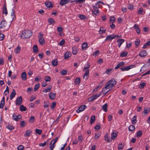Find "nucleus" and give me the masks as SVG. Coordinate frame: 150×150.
I'll use <instances>...</instances> for the list:
<instances>
[{
  "instance_id": "f257e3e1",
  "label": "nucleus",
  "mask_w": 150,
  "mask_h": 150,
  "mask_svg": "<svg viewBox=\"0 0 150 150\" xmlns=\"http://www.w3.org/2000/svg\"><path fill=\"white\" fill-rule=\"evenodd\" d=\"M32 32L30 30H25L21 35V38L24 39L29 38L32 35Z\"/></svg>"
},
{
  "instance_id": "f03ea898",
  "label": "nucleus",
  "mask_w": 150,
  "mask_h": 150,
  "mask_svg": "<svg viewBox=\"0 0 150 150\" xmlns=\"http://www.w3.org/2000/svg\"><path fill=\"white\" fill-rule=\"evenodd\" d=\"M90 67V64L89 63L87 62L86 64H85L83 69V71L85 72L83 76V78L86 79H88L89 76V69L88 68Z\"/></svg>"
},
{
  "instance_id": "7ed1b4c3",
  "label": "nucleus",
  "mask_w": 150,
  "mask_h": 150,
  "mask_svg": "<svg viewBox=\"0 0 150 150\" xmlns=\"http://www.w3.org/2000/svg\"><path fill=\"white\" fill-rule=\"evenodd\" d=\"M117 83L116 81L114 79H112L108 81L106 84L105 86V88L103 90L105 89L106 88L108 89L111 88L114 86Z\"/></svg>"
},
{
  "instance_id": "20e7f679",
  "label": "nucleus",
  "mask_w": 150,
  "mask_h": 150,
  "mask_svg": "<svg viewBox=\"0 0 150 150\" xmlns=\"http://www.w3.org/2000/svg\"><path fill=\"white\" fill-rule=\"evenodd\" d=\"M39 35L38 37L39 38V42L40 45H43L45 43V41L43 38V34L40 33L39 34Z\"/></svg>"
},
{
  "instance_id": "39448f33",
  "label": "nucleus",
  "mask_w": 150,
  "mask_h": 150,
  "mask_svg": "<svg viewBox=\"0 0 150 150\" xmlns=\"http://www.w3.org/2000/svg\"><path fill=\"white\" fill-rule=\"evenodd\" d=\"M135 67L134 65H130L128 66H124L121 67L120 69L122 71H128L132 68H134Z\"/></svg>"
},
{
  "instance_id": "423d86ee",
  "label": "nucleus",
  "mask_w": 150,
  "mask_h": 150,
  "mask_svg": "<svg viewBox=\"0 0 150 150\" xmlns=\"http://www.w3.org/2000/svg\"><path fill=\"white\" fill-rule=\"evenodd\" d=\"M93 10L92 11V15L93 16H97L98 13H99V12L97 7L96 6H93Z\"/></svg>"
},
{
  "instance_id": "0eeeda50",
  "label": "nucleus",
  "mask_w": 150,
  "mask_h": 150,
  "mask_svg": "<svg viewBox=\"0 0 150 150\" xmlns=\"http://www.w3.org/2000/svg\"><path fill=\"white\" fill-rule=\"evenodd\" d=\"M73 1L70 0H61L59 3V5L61 6H63L69 3H71Z\"/></svg>"
},
{
  "instance_id": "6e6552de",
  "label": "nucleus",
  "mask_w": 150,
  "mask_h": 150,
  "mask_svg": "<svg viewBox=\"0 0 150 150\" xmlns=\"http://www.w3.org/2000/svg\"><path fill=\"white\" fill-rule=\"evenodd\" d=\"M8 27L6 21L4 20H2L0 23V28H3L6 27Z\"/></svg>"
},
{
  "instance_id": "1a4fd4ad",
  "label": "nucleus",
  "mask_w": 150,
  "mask_h": 150,
  "mask_svg": "<svg viewBox=\"0 0 150 150\" xmlns=\"http://www.w3.org/2000/svg\"><path fill=\"white\" fill-rule=\"evenodd\" d=\"M23 99L22 97L20 96L16 100V105H19L22 103Z\"/></svg>"
},
{
  "instance_id": "9d476101",
  "label": "nucleus",
  "mask_w": 150,
  "mask_h": 150,
  "mask_svg": "<svg viewBox=\"0 0 150 150\" xmlns=\"http://www.w3.org/2000/svg\"><path fill=\"white\" fill-rule=\"evenodd\" d=\"M86 108V105H82L79 107L78 109L76 110V112L77 113H79L84 111Z\"/></svg>"
},
{
  "instance_id": "9b49d317",
  "label": "nucleus",
  "mask_w": 150,
  "mask_h": 150,
  "mask_svg": "<svg viewBox=\"0 0 150 150\" xmlns=\"http://www.w3.org/2000/svg\"><path fill=\"white\" fill-rule=\"evenodd\" d=\"M13 120L16 121H18L19 119L21 118V116L20 115H16L15 114H14L12 116Z\"/></svg>"
},
{
  "instance_id": "f8f14e48",
  "label": "nucleus",
  "mask_w": 150,
  "mask_h": 150,
  "mask_svg": "<svg viewBox=\"0 0 150 150\" xmlns=\"http://www.w3.org/2000/svg\"><path fill=\"white\" fill-rule=\"evenodd\" d=\"M116 38V36H114V35H111L108 36L105 39L106 40L111 41L113 39Z\"/></svg>"
},
{
  "instance_id": "ddd939ff",
  "label": "nucleus",
  "mask_w": 150,
  "mask_h": 150,
  "mask_svg": "<svg viewBox=\"0 0 150 150\" xmlns=\"http://www.w3.org/2000/svg\"><path fill=\"white\" fill-rule=\"evenodd\" d=\"M133 27L136 30L137 33L138 34H139L140 33L141 30L138 27V25L136 24H135Z\"/></svg>"
},
{
  "instance_id": "4468645a",
  "label": "nucleus",
  "mask_w": 150,
  "mask_h": 150,
  "mask_svg": "<svg viewBox=\"0 0 150 150\" xmlns=\"http://www.w3.org/2000/svg\"><path fill=\"white\" fill-rule=\"evenodd\" d=\"M117 132L116 131H113L111 135V138L112 139H114L116 137L117 135Z\"/></svg>"
},
{
  "instance_id": "2eb2a0df",
  "label": "nucleus",
  "mask_w": 150,
  "mask_h": 150,
  "mask_svg": "<svg viewBox=\"0 0 150 150\" xmlns=\"http://www.w3.org/2000/svg\"><path fill=\"white\" fill-rule=\"evenodd\" d=\"M56 94L52 92H50L49 94V96L50 99L54 100V99Z\"/></svg>"
},
{
  "instance_id": "dca6fc26",
  "label": "nucleus",
  "mask_w": 150,
  "mask_h": 150,
  "mask_svg": "<svg viewBox=\"0 0 150 150\" xmlns=\"http://www.w3.org/2000/svg\"><path fill=\"white\" fill-rule=\"evenodd\" d=\"M5 97H3L0 104V108H4L5 103Z\"/></svg>"
},
{
  "instance_id": "f3484780",
  "label": "nucleus",
  "mask_w": 150,
  "mask_h": 150,
  "mask_svg": "<svg viewBox=\"0 0 150 150\" xmlns=\"http://www.w3.org/2000/svg\"><path fill=\"white\" fill-rule=\"evenodd\" d=\"M71 55V53L69 52H67L64 55V58L67 59L70 57Z\"/></svg>"
},
{
  "instance_id": "a211bd4d",
  "label": "nucleus",
  "mask_w": 150,
  "mask_h": 150,
  "mask_svg": "<svg viewBox=\"0 0 150 150\" xmlns=\"http://www.w3.org/2000/svg\"><path fill=\"white\" fill-rule=\"evenodd\" d=\"M125 40L123 39H118L117 42L118 43V46L119 47H120L121 45L124 42Z\"/></svg>"
},
{
  "instance_id": "6ab92c4d",
  "label": "nucleus",
  "mask_w": 150,
  "mask_h": 150,
  "mask_svg": "<svg viewBox=\"0 0 150 150\" xmlns=\"http://www.w3.org/2000/svg\"><path fill=\"white\" fill-rule=\"evenodd\" d=\"M16 95V91L14 89H13L12 93L10 95V99L12 100L14 98Z\"/></svg>"
},
{
  "instance_id": "aec40b11",
  "label": "nucleus",
  "mask_w": 150,
  "mask_h": 150,
  "mask_svg": "<svg viewBox=\"0 0 150 150\" xmlns=\"http://www.w3.org/2000/svg\"><path fill=\"white\" fill-rule=\"evenodd\" d=\"M45 4L48 8H52L53 7V5L51 2L47 1L45 3Z\"/></svg>"
},
{
  "instance_id": "412c9836",
  "label": "nucleus",
  "mask_w": 150,
  "mask_h": 150,
  "mask_svg": "<svg viewBox=\"0 0 150 150\" xmlns=\"http://www.w3.org/2000/svg\"><path fill=\"white\" fill-rule=\"evenodd\" d=\"M21 77L23 80L25 81L27 79V75L25 72H23L21 74Z\"/></svg>"
},
{
  "instance_id": "4be33fe9",
  "label": "nucleus",
  "mask_w": 150,
  "mask_h": 150,
  "mask_svg": "<svg viewBox=\"0 0 150 150\" xmlns=\"http://www.w3.org/2000/svg\"><path fill=\"white\" fill-rule=\"evenodd\" d=\"M150 108L148 107H145L144 108V110L143 111V113L144 114H147L149 112Z\"/></svg>"
},
{
  "instance_id": "5701e85b",
  "label": "nucleus",
  "mask_w": 150,
  "mask_h": 150,
  "mask_svg": "<svg viewBox=\"0 0 150 150\" xmlns=\"http://www.w3.org/2000/svg\"><path fill=\"white\" fill-rule=\"evenodd\" d=\"M125 64V63L123 62H121L118 64L115 67V69H117L120 68V67L124 66Z\"/></svg>"
},
{
  "instance_id": "b1692460",
  "label": "nucleus",
  "mask_w": 150,
  "mask_h": 150,
  "mask_svg": "<svg viewBox=\"0 0 150 150\" xmlns=\"http://www.w3.org/2000/svg\"><path fill=\"white\" fill-rule=\"evenodd\" d=\"M3 13L6 15L8 13L7 9L6 8V4H4V5L3 7Z\"/></svg>"
},
{
  "instance_id": "393cba45",
  "label": "nucleus",
  "mask_w": 150,
  "mask_h": 150,
  "mask_svg": "<svg viewBox=\"0 0 150 150\" xmlns=\"http://www.w3.org/2000/svg\"><path fill=\"white\" fill-rule=\"evenodd\" d=\"M58 61L57 59H55L53 60L52 62V65L54 67L58 65Z\"/></svg>"
},
{
  "instance_id": "a878e982",
  "label": "nucleus",
  "mask_w": 150,
  "mask_h": 150,
  "mask_svg": "<svg viewBox=\"0 0 150 150\" xmlns=\"http://www.w3.org/2000/svg\"><path fill=\"white\" fill-rule=\"evenodd\" d=\"M139 55L141 57H144L146 55V50H143L139 54Z\"/></svg>"
},
{
  "instance_id": "bb28decb",
  "label": "nucleus",
  "mask_w": 150,
  "mask_h": 150,
  "mask_svg": "<svg viewBox=\"0 0 150 150\" xmlns=\"http://www.w3.org/2000/svg\"><path fill=\"white\" fill-rule=\"evenodd\" d=\"M33 52L34 53H37L38 52V46L37 45H34L33 47Z\"/></svg>"
},
{
  "instance_id": "cd10ccee",
  "label": "nucleus",
  "mask_w": 150,
  "mask_h": 150,
  "mask_svg": "<svg viewBox=\"0 0 150 150\" xmlns=\"http://www.w3.org/2000/svg\"><path fill=\"white\" fill-rule=\"evenodd\" d=\"M95 120V116L93 115L91 116L90 118V124L91 125L93 123Z\"/></svg>"
},
{
  "instance_id": "c85d7f7f",
  "label": "nucleus",
  "mask_w": 150,
  "mask_h": 150,
  "mask_svg": "<svg viewBox=\"0 0 150 150\" xmlns=\"http://www.w3.org/2000/svg\"><path fill=\"white\" fill-rule=\"evenodd\" d=\"M81 82L80 79L79 77L77 78L74 80V83L76 85L79 84Z\"/></svg>"
},
{
  "instance_id": "c756f323",
  "label": "nucleus",
  "mask_w": 150,
  "mask_h": 150,
  "mask_svg": "<svg viewBox=\"0 0 150 150\" xmlns=\"http://www.w3.org/2000/svg\"><path fill=\"white\" fill-rule=\"evenodd\" d=\"M32 131L31 130L29 129L27 130L25 133V135L26 136L30 137V134L32 132Z\"/></svg>"
},
{
  "instance_id": "7c9ffc66",
  "label": "nucleus",
  "mask_w": 150,
  "mask_h": 150,
  "mask_svg": "<svg viewBox=\"0 0 150 150\" xmlns=\"http://www.w3.org/2000/svg\"><path fill=\"white\" fill-rule=\"evenodd\" d=\"M20 110L21 111H25L27 110V108L23 105H22L20 106Z\"/></svg>"
},
{
  "instance_id": "2f4dec72",
  "label": "nucleus",
  "mask_w": 150,
  "mask_h": 150,
  "mask_svg": "<svg viewBox=\"0 0 150 150\" xmlns=\"http://www.w3.org/2000/svg\"><path fill=\"white\" fill-rule=\"evenodd\" d=\"M137 122V116H134L132 119V123L134 124H135Z\"/></svg>"
},
{
  "instance_id": "473e14b6",
  "label": "nucleus",
  "mask_w": 150,
  "mask_h": 150,
  "mask_svg": "<svg viewBox=\"0 0 150 150\" xmlns=\"http://www.w3.org/2000/svg\"><path fill=\"white\" fill-rule=\"evenodd\" d=\"M48 22L50 25L54 24L55 23L54 21L52 18L48 19Z\"/></svg>"
},
{
  "instance_id": "72a5a7b5",
  "label": "nucleus",
  "mask_w": 150,
  "mask_h": 150,
  "mask_svg": "<svg viewBox=\"0 0 150 150\" xmlns=\"http://www.w3.org/2000/svg\"><path fill=\"white\" fill-rule=\"evenodd\" d=\"M21 51V47L19 46H18L14 50L16 54L19 53Z\"/></svg>"
},
{
  "instance_id": "f704fd0d",
  "label": "nucleus",
  "mask_w": 150,
  "mask_h": 150,
  "mask_svg": "<svg viewBox=\"0 0 150 150\" xmlns=\"http://www.w3.org/2000/svg\"><path fill=\"white\" fill-rule=\"evenodd\" d=\"M35 120V117L34 116H31L30 117L29 120V122L30 123H33L34 122Z\"/></svg>"
},
{
  "instance_id": "c9c22d12",
  "label": "nucleus",
  "mask_w": 150,
  "mask_h": 150,
  "mask_svg": "<svg viewBox=\"0 0 150 150\" xmlns=\"http://www.w3.org/2000/svg\"><path fill=\"white\" fill-rule=\"evenodd\" d=\"M14 13V10L13 9H12L11 14V17L12 18V20L15 19V15Z\"/></svg>"
},
{
  "instance_id": "e433bc0d",
  "label": "nucleus",
  "mask_w": 150,
  "mask_h": 150,
  "mask_svg": "<svg viewBox=\"0 0 150 150\" xmlns=\"http://www.w3.org/2000/svg\"><path fill=\"white\" fill-rule=\"evenodd\" d=\"M128 54V52H122L120 54V57H125L127 56Z\"/></svg>"
},
{
  "instance_id": "4c0bfd02",
  "label": "nucleus",
  "mask_w": 150,
  "mask_h": 150,
  "mask_svg": "<svg viewBox=\"0 0 150 150\" xmlns=\"http://www.w3.org/2000/svg\"><path fill=\"white\" fill-rule=\"evenodd\" d=\"M101 134L100 132H98L95 134V135L94 137V138L95 139L97 140L99 138V137Z\"/></svg>"
},
{
  "instance_id": "58836bf2",
  "label": "nucleus",
  "mask_w": 150,
  "mask_h": 150,
  "mask_svg": "<svg viewBox=\"0 0 150 150\" xmlns=\"http://www.w3.org/2000/svg\"><path fill=\"white\" fill-rule=\"evenodd\" d=\"M103 28L101 27L100 28V30H99V33L100 34H102L105 33L106 31V30H104L103 29Z\"/></svg>"
},
{
  "instance_id": "ea45409f",
  "label": "nucleus",
  "mask_w": 150,
  "mask_h": 150,
  "mask_svg": "<svg viewBox=\"0 0 150 150\" xmlns=\"http://www.w3.org/2000/svg\"><path fill=\"white\" fill-rule=\"evenodd\" d=\"M58 138L57 137H56V138L53 139H52L51 142L50 143V145H51L52 142L54 141V142L53 143V145H55V144L57 142V141H58Z\"/></svg>"
},
{
  "instance_id": "a19ab883",
  "label": "nucleus",
  "mask_w": 150,
  "mask_h": 150,
  "mask_svg": "<svg viewBox=\"0 0 150 150\" xmlns=\"http://www.w3.org/2000/svg\"><path fill=\"white\" fill-rule=\"evenodd\" d=\"M135 129V126L133 125H130L129 127V131H133Z\"/></svg>"
},
{
  "instance_id": "79ce46f5",
  "label": "nucleus",
  "mask_w": 150,
  "mask_h": 150,
  "mask_svg": "<svg viewBox=\"0 0 150 150\" xmlns=\"http://www.w3.org/2000/svg\"><path fill=\"white\" fill-rule=\"evenodd\" d=\"M52 88V86L51 85H50L49 86V88H47L46 89L43 90V92L46 93L48 92H49L50 91L51 89Z\"/></svg>"
},
{
  "instance_id": "37998d69",
  "label": "nucleus",
  "mask_w": 150,
  "mask_h": 150,
  "mask_svg": "<svg viewBox=\"0 0 150 150\" xmlns=\"http://www.w3.org/2000/svg\"><path fill=\"white\" fill-rule=\"evenodd\" d=\"M124 145L122 144H119L118 147V149L119 150H121L124 147Z\"/></svg>"
},
{
  "instance_id": "c03bdc74",
  "label": "nucleus",
  "mask_w": 150,
  "mask_h": 150,
  "mask_svg": "<svg viewBox=\"0 0 150 150\" xmlns=\"http://www.w3.org/2000/svg\"><path fill=\"white\" fill-rule=\"evenodd\" d=\"M110 22H112V23H114L115 21V18L114 16H110Z\"/></svg>"
},
{
  "instance_id": "a18cd8bd",
  "label": "nucleus",
  "mask_w": 150,
  "mask_h": 150,
  "mask_svg": "<svg viewBox=\"0 0 150 150\" xmlns=\"http://www.w3.org/2000/svg\"><path fill=\"white\" fill-rule=\"evenodd\" d=\"M108 105L107 104H105L103 106V110L105 112L107 111Z\"/></svg>"
},
{
  "instance_id": "49530a36",
  "label": "nucleus",
  "mask_w": 150,
  "mask_h": 150,
  "mask_svg": "<svg viewBox=\"0 0 150 150\" xmlns=\"http://www.w3.org/2000/svg\"><path fill=\"white\" fill-rule=\"evenodd\" d=\"M26 125V122L24 121H21L20 123V126L21 127H23Z\"/></svg>"
},
{
  "instance_id": "de8ad7c7",
  "label": "nucleus",
  "mask_w": 150,
  "mask_h": 150,
  "mask_svg": "<svg viewBox=\"0 0 150 150\" xmlns=\"http://www.w3.org/2000/svg\"><path fill=\"white\" fill-rule=\"evenodd\" d=\"M40 86V84L38 83L35 85L34 88V91H36L39 88Z\"/></svg>"
},
{
  "instance_id": "09e8293b",
  "label": "nucleus",
  "mask_w": 150,
  "mask_h": 150,
  "mask_svg": "<svg viewBox=\"0 0 150 150\" xmlns=\"http://www.w3.org/2000/svg\"><path fill=\"white\" fill-rule=\"evenodd\" d=\"M87 44L86 42H84L82 44V49H86L87 48Z\"/></svg>"
},
{
  "instance_id": "8fccbe9b",
  "label": "nucleus",
  "mask_w": 150,
  "mask_h": 150,
  "mask_svg": "<svg viewBox=\"0 0 150 150\" xmlns=\"http://www.w3.org/2000/svg\"><path fill=\"white\" fill-rule=\"evenodd\" d=\"M142 134V132L141 130L137 132V134L136 137H139L141 136Z\"/></svg>"
},
{
  "instance_id": "3c124183",
  "label": "nucleus",
  "mask_w": 150,
  "mask_h": 150,
  "mask_svg": "<svg viewBox=\"0 0 150 150\" xmlns=\"http://www.w3.org/2000/svg\"><path fill=\"white\" fill-rule=\"evenodd\" d=\"M143 11V9L142 8L140 7L139 8V10L137 11V13L138 14L140 15L142 14V12Z\"/></svg>"
},
{
  "instance_id": "603ef678",
  "label": "nucleus",
  "mask_w": 150,
  "mask_h": 150,
  "mask_svg": "<svg viewBox=\"0 0 150 150\" xmlns=\"http://www.w3.org/2000/svg\"><path fill=\"white\" fill-rule=\"evenodd\" d=\"M6 127L8 129L10 130H12L14 129V127L13 126L9 125L6 126Z\"/></svg>"
},
{
  "instance_id": "864d4df0",
  "label": "nucleus",
  "mask_w": 150,
  "mask_h": 150,
  "mask_svg": "<svg viewBox=\"0 0 150 150\" xmlns=\"http://www.w3.org/2000/svg\"><path fill=\"white\" fill-rule=\"evenodd\" d=\"M56 103L55 102H54L52 103L50 105L51 108L52 109H53L55 108L56 106Z\"/></svg>"
},
{
  "instance_id": "5fc2aeb1",
  "label": "nucleus",
  "mask_w": 150,
  "mask_h": 150,
  "mask_svg": "<svg viewBox=\"0 0 150 150\" xmlns=\"http://www.w3.org/2000/svg\"><path fill=\"white\" fill-rule=\"evenodd\" d=\"M45 80L46 82H49L51 81V78L49 76H46L45 78Z\"/></svg>"
},
{
  "instance_id": "6e6d98bb",
  "label": "nucleus",
  "mask_w": 150,
  "mask_h": 150,
  "mask_svg": "<svg viewBox=\"0 0 150 150\" xmlns=\"http://www.w3.org/2000/svg\"><path fill=\"white\" fill-rule=\"evenodd\" d=\"M35 132L36 134H40L42 133V130L40 129H35Z\"/></svg>"
},
{
  "instance_id": "4d7b16f0",
  "label": "nucleus",
  "mask_w": 150,
  "mask_h": 150,
  "mask_svg": "<svg viewBox=\"0 0 150 150\" xmlns=\"http://www.w3.org/2000/svg\"><path fill=\"white\" fill-rule=\"evenodd\" d=\"M73 2H75L76 3H82L84 2L85 0H75L74 1H72Z\"/></svg>"
},
{
  "instance_id": "13d9d810",
  "label": "nucleus",
  "mask_w": 150,
  "mask_h": 150,
  "mask_svg": "<svg viewBox=\"0 0 150 150\" xmlns=\"http://www.w3.org/2000/svg\"><path fill=\"white\" fill-rule=\"evenodd\" d=\"M72 53L74 55H75L77 53V51L75 47H72Z\"/></svg>"
},
{
  "instance_id": "bf43d9fd",
  "label": "nucleus",
  "mask_w": 150,
  "mask_h": 150,
  "mask_svg": "<svg viewBox=\"0 0 150 150\" xmlns=\"http://www.w3.org/2000/svg\"><path fill=\"white\" fill-rule=\"evenodd\" d=\"M83 139L82 135H79L78 137V140L80 143H81L82 142Z\"/></svg>"
},
{
  "instance_id": "052dcab7",
  "label": "nucleus",
  "mask_w": 150,
  "mask_h": 150,
  "mask_svg": "<svg viewBox=\"0 0 150 150\" xmlns=\"http://www.w3.org/2000/svg\"><path fill=\"white\" fill-rule=\"evenodd\" d=\"M100 53V51L98 50H97L93 54V55L96 57L97 55H98Z\"/></svg>"
},
{
  "instance_id": "680f3d73",
  "label": "nucleus",
  "mask_w": 150,
  "mask_h": 150,
  "mask_svg": "<svg viewBox=\"0 0 150 150\" xmlns=\"http://www.w3.org/2000/svg\"><path fill=\"white\" fill-rule=\"evenodd\" d=\"M108 133H106L105 136V141H107L108 142H110V140H109L108 138Z\"/></svg>"
},
{
  "instance_id": "e2e57ef3",
  "label": "nucleus",
  "mask_w": 150,
  "mask_h": 150,
  "mask_svg": "<svg viewBox=\"0 0 150 150\" xmlns=\"http://www.w3.org/2000/svg\"><path fill=\"white\" fill-rule=\"evenodd\" d=\"M24 149V146L21 145H19L17 147L18 150H23Z\"/></svg>"
},
{
  "instance_id": "0e129e2a",
  "label": "nucleus",
  "mask_w": 150,
  "mask_h": 150,
  "mask_svg": "<svg viewBox=\"0 0 150 150\" xmlns=\"http://www.w3.org/2000/svg\"><path fill=\"white\" fill-rule=\"evenodd\" d=\"M41 79V78L40 76H38L36 77L35 79V82H38Z\"/></svg>"
},
{
  "instance_id": "69168bd1",
  "label": "nucleus",
  "mask_w": 150,
  "mask_h": 150,
  "mask_svg": "<svg viewBox=\"0 0 150 150\" xmlns=\"http://www.w3.org/2000/svg\"><path fill=\"white\" fill-rule=\"evenodd\" d=\"M146 86L145 83H141L139 85V87L141 88H143Z\"/></svg>"
},
{
  "instance_id": "338daca9",
  "label": "nucleus",
  "mask_w": 150,
  "mask_h": 150,
  "mask_svg": "<svg viewBox=\"0 0 150 150\" xmlns=\"http://www.w3.org/2000/svg\"><path fill=\"white\" fill-rule=\"evenodd\" d=\"M78 17L81 19H85L86 18V17L85 16L81 14L79 15Z\"/></svg>"
},
{
  "instance_id": "774afa93",
  "label": "nucleus",
  "mask_w": 150,
  "mask_h": 150,
  "mask_svg": "<svg viewBox=\"0 0 150 150\" xmlns=\"http://www.w3.org/2000/svg\"><path fill=\"white\" fill-rule=\"evenodd\" d=\"M128 8L131 10H132L133 9V6L131 4H129L127 5Z\"/></svg>"
}]
</instances>
